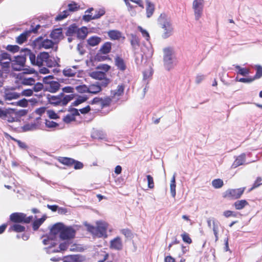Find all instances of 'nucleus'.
<instances>
[{"label":"nucleus","mask_w":262,"mask_h":262,"mask_svg":"<svg viewBox=\"0 0 262 262\" xmlns=\"http://www.w3.org/2000/svg\"><path fill=\"white\" fill-rule=\"evenodd\" d=\"M33 94V90L31 89H27L24 90L21 94H20V96H26V97H30L32 96Z\"/></svg>","instance_id":"6e6d98bb"},{"label":"nucleus","mask_w":262,"mask_h":262,"mask_svg":"<svg viewBox=\"0 0 262 262\" xmlns=\"http://www.w3.org/2000/svg\"><path fill=\"white\" fill-rule=\"evenodd\" d=\"M26 58L23 56H17L12 63L13 69L15 71H20L25 66Z\"/></svg>","instance_id":"ddd939ff"},{"label":"nucleus","mask_w":262,"mask_h":262,"mask_svg":"<svg viewBox=\"0 0 262 262\" xmlns=\"http://www.w3.org/2000/svg\"><path fill=\"white\" fill-rule=\"evenodd\" d=\"M30 35V32L28 31H25L16 37V42L19 45L27 41V38Z\"/></svg>","instance_id":"b1692460"},{"label":"nucleus","mask_w":262,"mask_h":262,"mask_svg":"<svg viewBox=\"0 0 262 262\" xmlns=\"http://www.w3.org/2000/svg\"><path fill=\"white\" fill-rule=\"evenodd\" d=\"M48 114L50 119H56L59 118V116L53 110L48 111Z\"/></svg>","instance_id":"774afa93"},{"label":"nucleus","mask_w":262,"mask_h":262,"mask_svg":"<svg viewBox=\"0 0 262 262\" xmlns=\"http://www.w3.org/2000/svg\"><path fill=\"white\" fill-rule=\"evenodd\" d=\"M101 41V38L98 36L91 37L87 40L88 43L92 47L98 45Z\"/></svg>","instance_id":"7c9ffc66"},{"label":"nucleus","mask_w":262,"mask_h":262,"mask_svg":"<svg viewBox=\"0 0 262 262\" xmlns=\"http://www.w3.org/2000/svg\"><path fill=\"white\" fill-rule=\"evenodd\" d=\"M75 89L80 93H89L88 86L85 84L76 86Z\"/></svg>","instance_id":"37998d69"},{"label":"nucleus","mask_w":262,"mask_h":262,"mask_svg":"<svg viewBox=\"0 0 262 262\" xmlns=\"http://www.w3.org/2000/svg\"><path fill=\"white\" fill-rule=\"evenodd\" d=\"M75 97L73 94L65 95L63 93H60L56 96H52L48 94L47 96L49 103L54 106H64L72 100Z\"/></svg>","instance_id":"f257e3e1"},{"label":"nucleus","mask_w":262,"mask_h":262,"mask_svg":"<svg viewBox=\"0 0 262 262\" xmlns=\"http://www.w3.org/2000/svg\"><path fill=\"white\" fill-rule=\"evenodd\" d=\"M33 219L32 216H27L26 214L21 212H14L10 215V220L15 223H26L31 222Z\"/></svg>","instance_id":"0eeeda50"},{"label":"nucleus","mask_w":262,"mask_h":262,"mask_svg":"<svg viewBox=\"0 0 262 262\" xmlns=\"http://www.w3.org/2000/svg\"><path fill=\"white\" fill-rule=\"evenodd\" d=\"M29 101L25 98L19 100L17 103L18 106L21 107H27L28 106Z\"/></svg>","instance_id":"69168bd1"},{"label":"nucleus","mask_w":262,"mask_h":262,"mask_svg":"<svg viewBox=\"0 0 262 262\" xmlns=\"http://www.w3.org/2000/svg\"><path fill=\"white\" fill-rule=\"evenodd\" d=\"M60 83L56 81H51L47 83L46 91L50 93H56L60 89Z\"/></svg>","instance_id":"a211bd4d"},{"label":"nucleus","mask_w":262,"mask_h":262,"mask_svg":"<svg viewBox=\"0 0 262 262\" xmlns=\"http://www.w3.org/2000/svg\"><path fill=\"white\" fill-rule=\"evenodd\" d=\"M37 128V124L35 123H27L24 125V131H29L36 129Z\"/></svg>","instance_id":"a19ab883"},{"label":"nucleus","mask_w":262,"mask_h":262,"mask_svg":"<svg viewBox=\"0 0 262 262\" xmlns=\"http://www.w3.org/2000/svg\"><path fill=\"white\" fill-rule=\"evenodd\" d=\"M147 7L146 9V16L147 17H150L153 14L154 12L155 11V5L149 2L148 1H146Z\"/></svg>","instance_id":"c756f323"},{"label":"nucleus","mask_w":262,"mask_h":262,"mask_svg":"<svg viewBox=\"0 0 262 262\" xmlns=\"http://www.w3.org/2000/svg\"><path fill=\"white\" fill-rule=\"evenodd\" d=\"M138 29L141 32L142 36L145 37L146 40H149L150 36L147 31L143 29L141 26H138Z\"/></svg>","instance_id":"0e129e2a"},{"label":"nucleus","mask_w":262,"mask_h":262,"mask_svg":"<svg viewBox=\"0 0 262 262\" xmlns=\"http://www.w3.org/2000/svg\"><path fill=\"white\" fill-rule=\"evenodd\" d=\"M181 236L184 242L188 244H190L191 243H192V239L190 238L188 233L186 232H184L181 234Z\"/></svg>","instance_id":"09e8293b"},{"label":"nucleus","mask_w":262,"mask_h":262,"mask_svg":"<svg viewBox=\"0 0 262 262\" xmlns=\"http://www.w3.org/2000/svg\"><path fill=\"white\" fill-rule=\"evenodd\" d=\"M26 56L29 57L32 65L41 67L45 65L46 60L49 57V54L48 52H42L36 56L30 50H27Z\"/></svg>","instance_id":"f03ea898"},{"label":"nucleus","mask_w":262,"mask_h":262,"mask_svg":"<svg viewBox=\"0 0 262 262\" xmlns=\"http://www.w3.org/2000/svg\"><path fill=\"white\" fill-rule=\"evenodd\" d=\"M6 49L12 53L17 52L19 50V47L17 45H8Z\"/></svg>","instance_id":"13d9d810"},{"label":"nucleus","mask_w":262,"mask_h":262,"mask_svg":"<svg viewBox=\"0 0 262 262\" xmlns=\"http://www.w3.org/2000/svg\"><path fill=\"white\" fill-rule=\"evenodd\" d=\"M63 226L64 225L61 223L55 224L53 226V227L51 229V234H53L54 235L59 234V236L60 237V234L62 232Z\"/></svg>","instance_id":"aec40b11"},{"label":"nucleus","mask_w":262,"mask_h":262,"mask_svg":"<svg viewBox=\"0 0 262 262\" xmlns=\"http://www.w3.org/2000/svg\"><path fill=\"white\" fill-rule=\"evenodd\" d=\"M107 35L111 40H119L122 37V33L117 30H110Z\"/></svg>","instance_id":"4be33fe9"},{"label":"nucleus","mask_w":262,"mask_h":262,"mask_svg":"<svg viewBox=\"0 0 262 262\" xmlns=\"http://www.w3.org/2000/svg\"><path fill=\"white\" fill-rule=\"evenodd\" d=\"M35 46L38 49H50L53 47L54 42L48 39H43L42 37L38 38L34 41Z\"/></svg>","instance_id":"9d476101"},{"label":"nucleus","mask_w":262,"mask_h":262,"mask_svg":"<svg viewBox=\"0 0 262 262\" xmlns=\"http://www.w3.org/2000/svg\"><path fill=\"white\" fill-rule=\"evenodd\" d=\"M33 87L32 88V90L33 92H38L41 91L43 88V85L42 83L38 82L37 83L35 82V84H33Z\"/></svg>","instance_id":"8fccbe9b"},{"label":"nucleus","mask_w":262,"mask_h":262,"mask_svg":"<svg viewBox=\"0 0 262 262\" xmlns=\"http://www.w3.org/2000/svg\"><path fill=\"white\" fill-rule=\"evenodd\" d=\"M10 231H15L16 232H22L25 230V227L19 224H14L9 228Z\"/></svg>","instance_id":"72a5a7b5"},{"label":"nucleus","mask_w":262,"mask_h":262,"mask_svg":"<svg viewBox=\"0 0 262 262\" xmlns=\"http://www.w3.org/2000/svg\"><path fill=\"white\" fill-rule=\"evenodd\" d=\"M170 191L173 197H174L176 194V180H175V176H173L171 181H170Z\"/></svg>","instance_id":"79ce46f5"},{"label":"nucleus","mask_w":262,"mask_h":262,"mask_svg":"<svg viewBox=\"0 0 262 262\" xmlns=\"http://www.w3.org/2000/svg\"><path fill=\"white\" fill-rule=\"evenodd\" d=\"M88 98L86 96H79L77 99L73 102V104L74 106H77L79 104L86 101Z\"/></svg>","instance_id":"49530a36"},{"label":"nucleus","mask_w":262,"mask_h":262,"mask_svg":"<svg viewBox=\"0 0 262 262\" xmlns=\"http://www.w3.org/2000/svg\"><path fill=\"white\" fill-rule=\"evenodd\" d=\"M114 61L115 66L119 71L124 72L127 69L125 61L121 56H116L114 59Z\"/></svg>","instance_id":"f3484780"},{"label":"nucleus","mask_w":262,"mask_h":262,"mask_svg":"<svg viewBox=\"0 0 262 262\" xmlns=\"http://www.w3.org/2000/svg\"><path fill=\"white\" fill-rule=\"evenodd\" d=\"M212 185L214 188L219 189L224 185V182L221 179H216L212 181Z\"/></svg>","instance_id":"e433bc0d"},{"label":"nucleus","mask_w":262,"mask_h":262,"mask_svg":"<svg viewBox=\"0 0 262 262\" xmlns=\"http://www.w3.org/2000/svg\"><path fill=\"white\" fill-rule=\"evenodd\" d=\"M62 29L60 28L53 30L50 34L51 38L55 41L59 40L62 37Z\"/></svg>","instance_id":"5701e85b"},{"label":"nucleus","mask_w":262,"mask_h":262,"mask_svg":"<svg viewBox=\"0 0 262 262\" xmlns=\"http://www.w3.org/2000/svg\"><path fill=\"white\" fill-rule=\"evenodd\" d=\"M63 121L66 123H70L72 121H75L76 119L71 114H68L63 118Z\"/></svg>","instance_id":"864d4df0"},{"label":"nucleus","mask_w":262,"mask_h":262,"mask_svg":"<svg viewBox=\"0 0 262 262\" xmlns=\"http://www.w3.org/2000/svg\"><path fill=\"white\" fill-rule=\"evenodd\" d=\"M159 23L161 27L164 29V37L167 38L170 36L172 34L173 29L170 21L165 18V14H161Z\"/></svg>","instance_id":"423d86ee"},{"label":"nucleus","mask_w":262,"mask_h":262,"mask_svg":"<svg viewBox=\"0 0 262 262\" xmlns=\"http://www.w3.org/2000/svg\"><path fill=\"white\" fill-rule=\"evenodd\" d=\"M212 229L215 237V241L216 242L219 239V229L218 226L214 221H213Z\"/></svg>","instance_id":"5fc2aeb1"},{"label":"nucleus","mask_w":262,"mask_h":262,"mask_svg":"<svg viewBox=\"0 0 262 262\" xmlns=\"http://www.w3.org/2000/svg\"><path fill=\"white\" fill-rule=\"evenodd\" d=\"M90 76L94 79L101 80V81H104L105 79H109L106 78L105 73L101 71L92 72L90 74Z\"/></svg>","instance_id":"6ab92c4d"},{"label":"nucleus","mask_w":262,"mask_h":262,"mask_svg":"<svg viewBox=\"0 0 262 262\" xmlns=\"http://www.w3.org/2000/svg\"><path fill=\"white\" fill-rule=\"evenodd\" d=\"M164 60L165 62H170L171 60L172 50L169 48H166L164 50Z\"/></svg>","instance_id":"2f4dec72"},{"label":"nucleus","mask_w":262,"mask_h":262,"mask_svg":"<svg viewBox=\"0 0 262 262\" xmlns=\"http://www.w3.org/2000/svg\"><path fill=\"white\" fill-rule=\"evenodd\" d=\"M77 69L76 66L65 68L62 71L63 74L67 77L74 76L78 73Z\"/></svg>","instance_id":"412c9836"},{"label":"nucleus","mask_w":262,"mask_h":262,"mask_svg":"<svg viewBox=\"0 0 262 262\" xmlns=\"http://www.w3.org/2000/svg\"><path fill=\"white\" fill-rule=\"evenodd\" d=\"M112 49V43L109 41L105 42L101 47L100 52L103 54H106L109 53Z\"/></svg>","instance_id":"cd10ccee"},{"label":"nucleus","mask_w":262,"mask_h":262,"mask_svg":"<svg viewBox=\"0 0 262 262\" xmlns=\"http://www.w3.org/2000/svg\"><path fill=\"white\" fill-rule=\"evenodd\" d=\"M112 101V98L108 96L104 97V98H102V100L100 101L101 107H105L110 106Z\"/></svg>","instance_id":"58836bf2"},{"label":"nucleus","mask_w":262,"mask_h":262,"mask_svg":"<svg viewBox=\"0 0 262 262\" xmlns=\"http://www.w3.org/2000/svg\"><path fill=\"white\" fill-rule=\"evenodd\" d=\"M124 91V85L123 84L118 85L117 89L111 91V95L112 97H119L121 96Z\"/></svg>","instance_id":"393cba45"},{"label":"nucleus","mask_w":262,"mask_h":262,"mask_svg":"<svg viewBox=\"0 0 262 262\" xmlns=\"http://www.w3.org/2000/svg\"><path fill=\"white\" fill-rule=\"evenodd\" d=\"M246 155L245 154H243L240 156H238L235 161H234L232 166L234 168H236L239 166L243 165L245 162Z\"/></svg>","instance_id":"a878e982"},{"label":"nucleus","mask_w":262,"mask_h":262,"mask_svg":"<svg viewBox=\"0 0 262 262\" xmlns=\"http://www.w3.org/2000/svg\"><path fill=\"white\" fill-rule=\"evenodd\" d=\"M105 13L104 9H99L95 11V14L93 15L94 19H98L104 15Z\"/></svg>","instance_id":"603ef678"},{"label":"nucleus","mask_w":262,"mask_h":262,"mask_svg":"<svg viewBox=\"0 0 262 262\" xmlns=\"http://www.w3.org/2000/svg\"><path fill=\"white\" fill-rule=\"evenodd\" d=\"M91 136L94 139H102L103 138V135L102 133L98 130H95L92 132Z\"/></svg>","instance_id":"de8ad7c7"},{"label":"nucleus","mask_w":262,"mask_h":262,"mask_svg":"<svg viewBox=\"0 0 262 262\" xmlns=\"http://www.w3.org/2000/svg\"><path fill=\"white\" fill-rule=\"evenodd\" d=\"M256 70V74L253 78H254V80L259 79L262 77V67L259 65H257L255 66Z\"/></svg>","instance_id":"a18cd8bd"},{"label":"nucleus","mask_w":262,"mask_h":262,"mask_svg":"<svg viewBox=\"0 0 262 262\" xmlns=\"http://www.w3.org/2000/svg\"><path fill=\"white\" fill-rule=\"evenodd\" d=\"M121 233L127 238L131 237L133 235L132 231L127 228L122 229Z\"/></svg>","instance_id":"052dcab7"},{"label":"nucleus","mask_w":262,"mask_h":262,"mask_svg":"<svg viewBox=\"0 0 262 262\" xmlns=\"http://www.w3.org/2000/svg\"><path fill=\"white\" fill-rule=\"evenodd\" d=\"M223 215L226 217H231V216H233V217H235L237 216L236 213H235L234 211H231V210L225 211L223 212Z\"/></svg>","instance_id":"338daca9"},{"label":"nucleus","mask_w":262,"mask_h":262,"mask_svg":"<svg viewBox=\"0 0 262 262\" xmlns=\"http://www.w3.org/2000/svg\"><path fill=\"white\" fill-rule=\"evenodd\" d=\"M11 59L0 61V64L4 71H8L10 68Z\"/></svg>","instance_id":"c03bdc74"},{"label":"nucleus","mask_w":262,"mask_h":262,"mask_svg":"<svg viewBox=\"0 0 262 262\" xmlns=\"http://www.w3.org/2000/svg\"><path fill=\"white\" fill-rule=\"evenodd\" d=\"M108 224L104 222H98L97 226H94L89 225L88 227V231L91 232L94 236L98 237L106 238L107 237V229Z\"/></svg>","instance_id":"7ed1b4c3"},{"label":"nucleus","mask_w":262,"mask_h":262,"mask_svg":"<svg viewBox=\"0 0 262 262\" xmlns=\"http://www.w3.org/2000/svg\"><path fill=\"white\" fill-rule=\"evenodd\" d=\"M16 78L17 83L24 85H33L36 81L34 78L29 77L25 72L19 73L16 75Z\"/></svg>","instance_id":"6e6552de"},{"label":"nucleus","mask_w":262,"mask_h":262,"mask_svg":"<svg viewBox=\"0 0 262 262\" xmlns=\"http://www.w3.org/2000/svg\"><path fill=\"white\" fill-rule=\"evenodd\" d=\"M4 116L2 119L9 122H15L18 120L17 113L14 109H6V112Z\"/></svg>","instance_id":"f8f14e48"},{"label":"nucleus","mask_w":262,"mask_h":262,"mask_svg":"<svg viewBox=\"0 0 262 262\" xmlns=\"http://www.w3.org/2000/svg\"><path fill=\"white\" fill-rule=\"evenodd\" d=\"M248 205V202L245 200H238L234 203V206L236 210H242Z\"/></svg>","instance_id":"c85d7f7f"},{"label":"nucleus","mask_w":262,"mask_h":262,"mask_svg":"<svg viewBox=\"0 0 262 262\" xmlns=\"http://www.w3.org/2000/svg\"><path fill=\"white\" fill-rule=\"evenodd\" d=\"M58 161L68 167L74 166L75 169H81L83 167V164L78 161L68 157H59L57 159Z\"/></svg>","instance_id":"39448f33"},{"label":"nucleus","mask_w":262,"mask_h":262,"mask_svg":"<svg viewBox=\"0 0 262 262\" xmlns=\"http://www.w3.org/2000/svg\"><path fill=\"white\" fill-rule=\"evenodd\" d=\"M146 178L147 180L148 187L150 189L154 188L155 184L152 177L150 175H147Z\"/></svg>","instance_id":"bf43d9fd"},{"label":"nucleus","mask_w":262,"mask_h":262,"mask_svg":"<svg viewBox=\"0 0 262 262\" xmlns=\"http://www.w3.org/2000/svg\"><path fill=\"white\" fill-rule=\"evenodd\" d=\"M123 242L120 236H117L110 242L111 249L120 251L123 249Z\"/></svg>","instance_id":"2eb2a0df"},{"label":"nucleus","mask_w":262,"mask_h":262,"mask_svg":"<svg viewBox=\"0 0 262 262\" xmlns=\"http://www.w3.org/2000/svg\"><path fill=\"white\" fill-rule=\"evenodd\" d=\"M245 191V188L229 189L224 193V197L229 199H237L241 198Z\"/></svg>","instance_id":"1a4fd4ad"},{"label":"nucleus","mask_w":262,"mask_h":262,"mask_svg":"<svg viewBox=\"0 0 262 262\" xmlns=\"http://www.w3.org/2000/svg\"><path fill=\"white\" fill-rule=\"evenodd\" d=\"M204 0H194L193 2V9L194 11L195 18L199 20L202 15Z\"/></svg>","instance_id":"9b49d317"},{"label":"nucleus","mask_w":262,"mask_h":262,"mask_svg":"<svg viewBox=\"0 0 262 262\" xmlns=\"http://www.w3.org/2000/svg\"><path fill=\"white\" fill-rule=\"evenodd\" d=\"M75 233V230L72 227H66L64 225L60 237L62 239H70L74 237Z\"/></svg>","instance_id":"4468645a"},{"label":"nucleus","mask_w":262,"mask_h":262,"mask_svg":"<svg viewBox=\"0 0 262 262\" xmlns=\"http://www.w3.org/2000/svg\"><path fill=\"white\" fill-rule=\"evenodd\" d=\"M235 68L238 70L237 72V74L245 76L250 73V70L249 69L241 68L238 65L235 66Z\"/></svg>","instance_id":"473e14b6"},{"label":"nucleus","mask_w":262,"mask_h":262,"mask_svg":"<svg viewBox=\"0 0 262 262\" xmlns=\"http://www.w3.org/2000/svg\"><path fill=\"white\" fill-rule=\"evenodd\" d=\"M153 71L150 67H149L146 69L143 73V80H146L149 79L152 75Z\"/></svg>","instance_id":"c9c22d12"},{"label":"nucleus","mask_w":262,"mask_h":262,"mask_svg":"<svg viewBox=\"0 0 262 262\" xmlns=\"http://www.w3.org/2000/svg\"><path fill=\"white\" fill-rule=\"evenodd\" d=\"M45 124L46 126L48 128H55L58 127L59 125V124L53 121L48 120H46Z\"/></svg>","instance_id":"4d7b16f0"},{"label":"nucleus","mask_w":262,"mask_h":262,"mask_svg":"<svg viewBox=\"0 0 262 262\" xmlns=\"http://www.w3.org/2000/svg\"><path fill=\"white\" fill-rule=\"evenodd\" d=\"M88 34V29L86 27H83L81 28H78L76 32V35L78 38L84 39Z\"/></svg>","instance_id":"bb28decb"},{"label":"nucleus","mask_w":262,"mask_h":262,"mask_svg":"<svg viewBox=\"0 0 262 262\" xmlns=\"http://www.w3.org/2000/svg\"><path fill=\"white\" fill-rule=\"evenodd\" d=\"M79 6H78L77 4L73 2L68 5V9L67 10H69V12H74L79 10Z\"/></svg>","instance_id":"3c124183"},{"label":"nucleus","mask_w":262,"mask_h":262,"mask_svg":"<svg viewBox=\"0 0 262 262\" xmlns=\"http://www.w3.org/2000/svg\"><path fill=\"white\" fill-rule=\"evenodd\" d=\"M110 83V79H105L104 81L95 82L88 85L89 93L96 95L102 90V88H106Z\"/></svg>","instance_id":"20e7f679"},{"label":"nucleus","mask_w":262,"mask_h":262,"mask_svg":"<svg viewBox=\"0 0 262 262\" xmlns=\"http://www.w3.org/2000/svg\"><path fill=\"white\" fill-rule=\"evenodd\" d=\"M57 64L58 63L56 61V60L54 59L50 58L49 56L48 57V59L46 60L44 66H46L49 68H53L56 67Z\"/></svg>","instance_id":"ea45409f"},{"label":"nucleus","mask_w":262,"mask_h":262,"mask_svg":"<svg viewBox=\"0 0 262 262\" xmlns=\"http://www.w3.org/2000/svg\"><path fill=\"white\" fill-rule=\"evenodd\" d=\"M20 96V94L15 92L14 90L8 89L5 90L4 98L5 100L10 101L13 99H16L19 98Z\"/></svg>","instance_id":"dca6fc26"},{"label":"nucleus","mask_w":262,"mask_h":262,"mask_svg":"<svg viewBox=\"0 0 262 262\" xmlns=\"http://www.w3.org/2000/svg\"><path fill=\"white\" fill-rule=\"evenodd\" d=\"M69 15V10H64L56 16L55 20L56 21H60L67 17Z\"/></svg>","instance_id":"4c0bfd02"},{"label":"nucleus","mask_w":262,"mask_h":262,"mask_svg":"<svg viewBox=\"0 0 262 262\" xmlns=\"http://www.w3.org/2000/svg\"><path fill=\"white\" fill-rule=\"evenodd\" d=\"M78 27L75 24H73L71 25L68 30V32L69 34H73L74 33H76L77 31Z\"/></svg>","instance_id":"680f3d73"},{"label":"nucleus","mask_w":262,"mask_h":262,"mask_svg":"<svg viewBox=\"0 0 262 262\" xmlns=\"http://www.w3.org/2000/svg\"><path fill=\"white\" fill-rule=\"evenodd\" d=\"M45 219L42 217L35 220L32 223V228L34 231L38 230L41 225L44 222Z\"/></svg>","instance_id":"f704fd0d"},{"label":"nucleus","mask_w":262,"mask_h":262,"mask_svg":"<svg viewBox=\"0 0 262 262\" xmlns=\"http://www.w3.org/2000/svg\"><path fill=\"white\" fill-rule=\"evenodd\" d=\"M261 181V178L260 177H257L256 180L255 181V182L253 184V185H252V187L250 188V191L252 190L253 189H254L256 188H257L260 185H261L262 183H260Z\"/></svg>","instance_id":"e2e57ef3"}]
</instances>
